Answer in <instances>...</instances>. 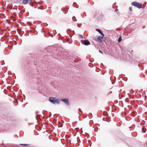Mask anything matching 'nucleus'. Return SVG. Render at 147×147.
<instances>
[{
    "label": "nucleus",
    "mask_w": 147,
    "mask_h": 147,
    "mask_svg": "<svg viewBox=\"0 0 147 147\" xmlns=\"http://www.w3.org/2000/svg\"><path fill=\"white\" fill-rule=\"evenodd\" d=\"M49 101H59V100L61 101H68L69 100L68 98L63 99H59L55 97H51L49 98Z\"/></svg>",
    "instance_id": "1"
},
{
    "label": "nucleus",
    "mask_w": 147,
    "mask_h": 147,
    "mask_svg": "<svg viewBox=\"0 0 147 147\" xmlns=\"http://www.w3.org/2000/svg\"><path fill=\"white\" fill-rule=\"evenodd\" d=\"M131 5L139 9L141 8L142 5V3L136 1L132 2L131 3Z\"/></svg>",
    "instance_id": "2"
},
{
    "label": "nucleus",
    "mask_w": 147,
    "mask_h": 147,
    "mask_svg": "<svg viewBox=\"0 0 147 147\" xmlns=\"http://www.w3.org/2000/svg\"><path fill=\"white\" fill-rule=\"evenodd\" d=\"M103 36H95L93 38V39L96 41H98L100 42H102V40L103 39Z\"/></svg>",
    "instance_id": "3"
},
{
    "label": "nucleus",
    "mask_w": 147,
    "mask_h": 147,
    "mask_svg": "<svg viewBox=\"0 0 147 147\" xmlns=\"http://www.w3.org/2000/svg\"><path fill=\"white\" fill-rule=\"evenodd\" d=\"M84 45H90V42L88 40H85L84 41Z\"/></svg>",
    "instance_id": "4"
},
{
    "label": "nucleus",
    "mask_w": 147,
    "mask_h": 147,
    "mask_svg": "<svg viewBox=\"0 0 147 147\" xmlns=\"http://www.w3.org/2000/svg\"><path fill=\"white\" fill-rule=\"evenodd\" d=\"M96 30L102 36H104V34L102 32L101 30L98 29H96Z\"/></svg>",
    "instance_id": "5"
},
{
    "label": "nucleus",
    "mask_w": 147,
    "mask_h": 147,
    "mask_svg": "<svg viewBox=\"0 0 147 147\" xmlns=\"http://www.w3.org/2000/svg\"><path fill=\"white\" fill-rule=\"evenodd\" d=\"M54 105H58L60 103V102H51Z\"/></svg>",
    "instance_id": "6"
},
{
    "label": "nucleus",
    "mask_w": 147,
    "mask_h": 147,
    "mask_svg": "<svg viewBox=\"0 0 147 147\" xmlns=\"http://www.w3.org/2000/svg\"><path fill=\"white\" fill-rule=\"evenodd\" d=\"M29 2L28 0H24L23 1V3L24 4H27Z\"/></svg>",
    "instance_id": "7"
},
{
    "label": "nucleus",
    "mask_w": 147,
    "mask_h": 147,
    "mask_svg": "<svg viewBox=\"0 0 147 147\" xmlns=\"http://www.w3.org/2000/svg\"><path fill=\"white\" fill-rule=\"evenodd\" d=\"M121 37L120 36L118 40V42H120L121 41Z\"/></svg>",
    "instance_id": "8"
},
{
    "label": "nucleus",
    "mask_w": 147,
    "mask_h": 147,
    "mask_svg": "<svg viewBox=\"0 0 147 147\" xmlns=\"http://www.w3.org/2000/svg\"><path fill=\"white\" fill-rule=\"evenodd\" d=\"M65 104L67 105H69L70 104L69 102H64Z\"/></svg>",
    "instance_id": "9"
},
{
    "label": "nucleus",
    "mask_w": 147,
    "mask_h": 147,
    "mask_svg": "<svg viewBox=\"0 0 147 147\" xmlns=\"http://www.w3.org/2000/svg\"><path fill=\"white\" fill-rule=\"evenodd\" d=\"M20 145H22V146H28L29 145L28 144H20Z\"/></svg>",
    "instance_id": "10"
},
{
    "label": "nucleus",
    "mask_w": 147,
    "mask_h": 147,
    "mask_svg": "<svg viewBox=\"0 0 147 147\" xmlns=\"http://www.w3.org/2000/svg\"><path fill=\"white\" fill-rule=\"evenodd\" d=\"M79 36H80V37L81 38H83V36L82 35H79Z\"/></svg>",
    "instance_id": "11"
},
{
    "label": "nucleus",
    "mask_w": 147,
    "mask_h": 147,
    "mask_svg": "<svg viewBox=\"0 0 147 147\" xmlns=\"http://www.w3.org/2000/svg\"><path fill=\"white\" fill-rule=\"evenodd\" d=\"M79 111L81 112V114H82V112L81 111L80 109H79Z\"/></svg>",
    "instance_id": "12"
},
{
    "label": "nucleus",
    "mask_w": 147,
    "mask_h": 147,
    "mask_svg": "<svg viewBox=\"0 0 147 147\" xmlns=\"http://www.w3.org/2000/svg\"><path fill=\"white\" fill-rule=\"evenodd\" d=\"M129 9L131 10V11H132V7H129Z\"/></svg>",
    "instance_id": "13"
},
{
    "label": "nucleus",
    "mask_w": 147,
    "mask_h": 147,
    "mask_svg": "<svg viewBox=\"0 0 147 147\" xmlns=\"http://www.w3.org/2000/svg\"><path fill=\"white\" fill-rule=\"evenodd\" d=\"M99 52L102 53V54H103V53L100 50H99Z\"/></svg>",
    "instance_id": "14"
},
{
    "label": "nucleus",
    "mask_w": 147,
    "mask_h": 147,
    "mask_svg": "<svg viewBox=\"0 0 147 147\" xmlns=\"http://www.w3.org/2000/svg\"><path fill=\"white\" fill-rule=\"evenodd\" d=\"M32 0H28V1H31Z\"/></svg>",
    "instance_id": "15"
},
{
    "label": "nucleus",
    "mask_w": 147,
    "mask_h": 147,
    "mask_svg": "<svg viewBox=\"0 0 147 147\" xmlns=\"http://www.w3.org/2000/svg\"><path fill=\"white\" fill-rule=\"evenodd\" d=\"M38 113V111L36 112V114H37V113Z\"/></svg>",
    "instance_id": "16"
},
{
    "label": "nucleus",
    "mask_w": 147,
    "mask_h": 147,
    "mask_svg": "<svg viewBox=\"0 0 147 147\" xmlns=\"http://www.w3.org/2000/svg\"><path fill=\"white\" fill-rule=\"evenodd\" d=\"M127 102V101H126V102H125V103H127V102Z\"/></svg>",
    "instance_id": "17"
},
{
    "label": "nucleus",
    "mask_w": 147,
    "mask_h": 147,
    "mask_svg": "<svg viewBox=\"0 0 147 147\" xmlns=\"http://www.w3.org/2000/svg\"><path fill=\"white\" fill-rule=\"evenodd\" d=\"M131 101H135L134 100H131Z\"/></svg>",
    "instance_id": "18"
},
{
    "label": "nucleus",
    "mask_w": 147,
    "mask_h": 147,
    "mask_svg": "<svg viewBox=\"0 0 147 147\" xmlns=\"http://www.w3.org/2000/svg\"><path fill=\"white\" fill-rule=\"evenodd\" d=\"M13 21H15V20H13Z\"/></svg>",
    "instance_id": "19"
}]
</instances>
